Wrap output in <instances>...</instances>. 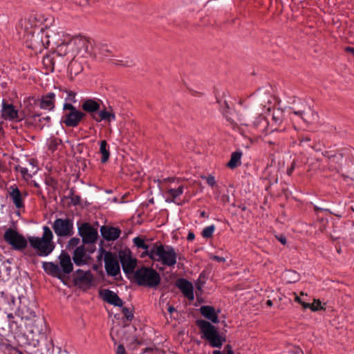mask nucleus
<instances>
[{"label": "nucleus", "mask_w": 354, "mask_h": 354, "mask_svg": "<svg viewBox=\"0 0 354 354\" xmlns=\"http://www.w3.org/2000/svg\"><path fill=\"white\" fill-rule=\"evenodd\" d=\"M21 28L24 30V39L28 48L36 51H41L44 48H47V45L45 44L44 28L38 31L30 24L29 19H24L21 24Z\"/></svg>", "instance_id": "nucleus-1"}, {"label": "nucleus", "mask_w": 354, "mask_h": 354, "mask_svg": "<svg viewBox=\"0 0 354 354\" xmlns=\"http://www.w3.org/2000/svg\"><path fill=\"white\" fill-rule=\"evenodd\" d=\"M53 234L48 226L43 227L41 237L30 236L28 237V243L39 257L49 255L55 249V243L53 241Z\"/></svg>", "instance_id": "nucleus-2"}, {"label": "nucleus", "mask_w": 354, "mask_h": 354, "mask_svg": "<svg viewBox=\"0 0 354 354\" xmlns=\"http://www.w3.org/2000/svg\"><path fill=\"white\" fill-rule=\"evenodd\" d=\"M59 260L61 268L53 262H44L42 267L47 274L64 281L65 274L73 271V266L70 255L64 251L59 254Z\"/></svg>", "instance_id": "nucleus-3"}, {"label": "nucleus", "mask_w": 354, "mask_h": 354, "mask_svg": "<svg viewBox=\"0 0 354 354\" xmlns=\"http://www.w3.org/2000/svg\"><path fill=\"white\" fill-rule=\"evenodd\" d=\"M147 256L153 261H160L164 266L171 267L176 263V252L174 248L160 245H153L150 251H147Z\"/></svg>", "instance_id": "nucleus-4"}, {"label": "nucleus", "mask_w": 354, "mask_h": 354, "mask_svg": "<svg viewBox=\"0 0 354 354\" xmlns=\"http://www.w3.org/2000/svg\"><path fill=\"white\" fill-rule=\"evenodd\" d=\"M133 279L139 286L151 288L158 287L161 280L160 276L156 270L145 266L134 272Z\"/></svg>", "instance_id": "nucleus-5"}, {"label": "nucleus", "mask_w": 354, "mask_h": 354, "mask_svg": "<svg viewBox=\"0 0 354 354\" xmlns=\"http://www.w3.org/2000/svg\"><path fill=\"white\" fill-rule=\"evenodd\" d=\"M26 328L34 346L39 345L40 340L46 337V324L42 317L34 315L33 319H27Z\"/></svg>", "instance_id": "nucleus-6"}, {"label": "nucleus", "mask_w": 354, "mask_h": 354, "mask_svg": "<svg viewBox=\"0 0 354 354\" xmlns=\"http://www.w3.org/2000/svg\"><path fill=\"white\" fill-rule=\"evenodd\" d=\"M196 324L203 334L202 337L207 339L212 347L221 348L222 346L225 339L220 335L214 325L204 319H198Z\"/></svg>", "instance_id": "nucleus-7"}, {"label": "nucleus", "mask_w": 354, "mask_h": 354, "mask_svg": "<svg viewBox=\"0 0 354 354\" xmlns=\"http://www.w3.org/2000/svg\"><path fill=\"white\" fill-rule=\"evenodd\" d=\"M4 241L15 250L27 255L26 249L28 247V240L17 230L9 227L6 229L3 234Z\"/></svg>", "instance_id": "nucleus-8"}, {"label": "nucleus", "mask_w": 354, "mask_h": 354, "mask_svg": "<svg viewBox=\"0 0 354 354\" xmlns=\"http://www.w3.org/2000/svg\"><path fill=\"white\" fill-rule=\"evenodd\" d=\"M37 100L35 97H28L27 100L24 101V104H26V114L29 117L28 122L35 126V128L41 130L45 126H48L50 121V116H41V114H34L32 110V107L37 104Z\"/></svg>", "instance_id": "nucleus-9"}, {"label": "nucleus", "mask_w": 354, "mask_h": 354, "mask_svg": "<svg viewBox=\"0 0 354 354\" xmlns=\"http://www.w3.org/2000/svg\"><path fill=\"white\" fill-rule=\"evenodd\" d=\"M239 122L248 127V131L251 135L257 138L266 136L270 123L264 116L259 115L250 123H247L243 118H240Z\"/></svg>", "instance_id": "nucleus-10"}, {"label": "nucleus", "mask_w": 354, "mask_h": 354, "mask_svg": "<svg viewBox=\"0 0 354 354\" xmlns=\"http://www.w3.org/2000/svg\"><path fill=\"white\" fill-rule=\"evenodd\" d=\"M45 35V44L48 48L50 45L55 47L57 44H60L61 42L67 41V38L70 37L62 31L60 28L57 26L53 25L50 27H46L44 28Z\"/></svg>", "instance_id": "nucleus-11"}, {"label": "nucleus", "mask_w": 354, "mask_h": 354, "mask_svg": "<svg viewBox=\"0 0 354 354\" xmlns=\"http://www.w3.org/2000/svg\"><path fill=\"white\" fill-rule=\"evenodd\" d=\"M69 44L73 47L74 53L80 54L82 56L92 53L93 50L92 40L81 35L72 37Z\"/></svg>", "instance_id": "nucleus-12"}, {"label": "nucleus", "mask_w": 354, "mask_h": 354, "mask_svg": "<svg viewBox=\"0 0 354 354\" xmlns=\"http://www.w3.org/2000/svg\"><path fill=\"white\" fill-rule=\"evenodd\" d=\"M53 230L58 237L68 238L74 234L73 221L71 218H56L52 225Z\"/></svg>", "instance_id": "nucleus-13"}, {"label": "nucleus", "mask_w": 354, "mask_h": 354, "mask_svg": "<svg viewBox=\"0 0 354 354\" xmlns=\"http://www.w3.org/2000/svg\"><path fill=\"white\" fill-rule=\"evenodd\" d=\"M78 234L81 236L84 245L95 243L98 238L97 228L89 223H83L78 226Z\"/></svg>", "instance_id": "nucleus-14"}, {"label": "nucleus", "mask_w": 354, "mask_h": 354, "mask_svg": "<svg viewBox=\"0 0 354 354\" xmlns=\"http://www.w3.org/2000/svg\"><path fill=\"white\" fill-rule=\"evenodd\" d=\"M119 259L121 263L123 271L127 274L134 273L137 261L131 256L130 250H121L119 252Z\"/></svg>", "instance_id": "nucleus-15"}, {"label": "nucleus", "mask_w": 354, "mask_h": 354, "mask_svg": "<svg viewBox=\"0 0 354 354\" xmlns=\"http://www.w3.org/2000/svg\"><path fill=\"white\" fill-rule=\"evenodd\" d=\"M104 267L107 274L115 277L120 273V266L116 256L111 252H106L104 254Z\"/></svg>", "instance_id": "nucleus-16"}, {"label": "nucleus", "mask_w": 354, "mask_h": 354, "mask_svg": "<svg viewBox=\"0 0 354 354\" xmlns=\"http://www.w3.org/2000/svg\"><path fill=\"white\" fill-rule=\"evenodd\" d=\"M292 110V113L299 117L304 122L308 124H312L316 122L318 119L317 113L313 110L310 106L306 104L303 109L301 110Z\"/></svg>", "instance_id": "nucleus-17"}, {"label": "nucleus", "mask_w": 354, "mask_h": 354, "mask_svg": "<svg viewBox=\"0 0 354 354\" xmlns=\"http://www.w3.org/2000/svg\"><path fill=\"white\" fill-rule=\"evenodd\" d=\"M71 40V37H68L67 38V41H64V42H61L60 44H57L56 46H55L56 48L53 53L57 57V59L60 57H67L68 59L69 57L73 56V48L69 44Z\"/></svg>", "instance_id": "nucleus-18"}, {"label": "nucleus", "mask_w": 354, "mask_h": 354, "mask_svg": "<svg viewBox=\"0 0 354 354\" xmlns=\"http://www.w3.org/2000/svg\"><path fill=\"white\" fill-rule=\"evenodd\" d=\"M86 114L80 111L66 113L63 117V122L66 127H75L78 126Z\"/></svg>", "instance_id": "nucleus-19"}, {"label": "nucleus", "mask_w": 354, "mask_h": 354, "mask_svg": "<svg viewBox=\"0 0 354 354\" xmlns=\"http://www.w3.org/2000/svg\"><path fill=\"white\" fill-rule=\"evenodd\" d=\"M77 277L75 278L76 285L89 288L93 281V274L90 271L84 272L79 269L76 271Z\"/></svg>", "instance_id": "nucleus-20"}, {"label": "nucleus", "mask_w": 354, "mask_h": 354, "mask_svg": "<svg viewBox=\"0 0 354 354\" xmlns=\"http://www.w3.org/2000/svg\"><path fill=\"white\" fill-rule=\"evenodd\" d=\"M100 296L102 299L109 304L115 306L122 307L123 305L122 300L118 296V295L108 289L101 290L100 292Z\"/></svg>", "instance_id": "nucleus-21"}, {"label": "nucleus", "mask_w": 354, "mask_h": 354, "mask_svg": "<svg viewBox=\"0 0 354 354\" xmlns=\"http://www.w3.org/2000/svg\"><path fill=\"white\" fill-rule=\"evenodd\" d=\"M176 286L182 291L183 294L189 300L192 301L194 299L193 285L191 282L185 279H179L176 281Z\"/></svg>", "instance_id": "nucleus-22"}, {"label": "nucleus", "mask_w": 354, "mask_h": 354, "mask_svg": "<svg viewBox=\"0 0 354 354\" xmlns=\"http://www.w3.org/2000/svg\"><path fill=\"white\" fill-rule=\"evenodd\" d=\"M1 116L5 120H22V118L19 116L17 110L15 109V107L12 104H8L4 102L3 103Z\"/></svg>", "instance_id": "nucleus-23"}, {"label": "nucleus", "mask_w": 354, "mask_h": 354, "mask_svg": "<svg viewBox=\"0 0 354 354\" xmlns=\"http://www.w3.org/2000/svg\"><path fill=\"white\" fill-rule=\"evenodd\" d=\"M323 155L327 157L330 160V167L332 168V169H335L337 172H339L342 169L341 162L343 160V154L341 153H332L330 151H325V153H323Z\"/></svg>", "instance_id": "nucleus-24"}, {"label": "nucleus", "mask_w": 354, "mask_h": 354, "mask_svg": "<svg viewBox=\"0 0 354 354\" xmlns=\"http://www.w3.org/2000/svg\"><path fill=\"white\" fill-rule=\"evenodd\" d=\"M102 236L106 241H115L121 234V230L118 227L102 226L100 228Z\"/></svg>", "instance_id": "nucleus-25"}, {"label": "nucleus", "mask_w": 354, "mask_h": 354, "mask_svg": "<svg viewBox=\"0 0 354 354\" xmlns=\"http://www.w3.org/2000/svg\"><path fill=\"white\" fill-rule=\"evenodd\" d=\"M73 260L75 264L78 266L87 263L86 253L84 245L75 248L73 252Z\"/></svg>", "instance_id": "nucleus-26"}, {"label": "nucleus", "mask_w": 354, "mask_h": 354, "mask_svg": "<svg viewBox=\"0 0 354 354\" xmlns=\"http://www.w3.org/2000/svg\"><path fill=\"white\" fill-rule=\"evenodd\" d=\"M284 120V111L281 109H274L272 115V120L270 122L271 126L274 127L271 131L278 130L282 124Z\"/></svg>", "instance_id": "nucleus-27"}, {"label": "nucleus", "mask_w": 354, "mask_h": 354, "mask_svg": "<svg viewBox=\"0 0 354 354\" xmlns=\"http://www.w3.org/2000/svg\"><path fill=\"white\" fill-rule=\"evenodd\" d=\"M83 68L82 62L78 59L73 57L68 66V71L71 79H73V77L80 74Z\"/></svg>", "instance_id": "nucleus-28"}, {"label": "nucleus", "mask_w": 354, "mask_h": 354, "mask_svg": "<svg viewBox=\"0 0 354 354\" xmlns=\"http://www.w3.org/2000/svg\"><path fill=\"white\" fill-rule=\"evenodd\" d=\"M201 315L214 324L218 323V314L214 307L211 306H202L200 308Z\"/></svg>", "instance_id": "nucleus-29"}, {"label": "nucleus", "mask_w": 354, "mask_h": 354, "mask_svg": "<svg viewBox=\"0 0 354 354\" xmlns=\"http://www.w3.org/2000/svg\"><path fill=\"white\" fill-rule=\"evenodd\" d=\"M55 95L53 93H48L43 95L39 101V106L41 109L53 110L55 107Z\"/></svg>", "instance_id": "nucleus-30"}, {"label": "nucleus", "mask_w": 354, "mask_h": 354, "mask_svg": "<svg viewBox=\"0 0 354 354\" xmlns=\"http://www.w3.org/2000/svg\"><path fill=\"white\" fill-rule=\"evenodd\" d=\"M92 118L96 122H99L102 120H106L111 122L115 119V115L113 113L103 109L99 111V113L92 115Z\"/></svg>", "instance_id": "nucleus-31"}, {"label": "nucleus", "mask_w": 354, "mask_h": 354, "mask_svg": "<svg viewBox=\"0 0 354 354\" xmlns=\"http://www.w3.org/2000/svg\"><path fill=\"white\" fill-rule=\"evenodd\" d=\"M57 57L54 53L47 55L43 57L42 64L46 68V73L53 72L55 69V64L57 60Z\"/></svg>", "instance_id": "nucleus-32"}, {"label": "nucleus", "mask_w": 354, "mask_h": 354, "mask_svg": "<svg viewBox=\"0 0 354 354\" xmlns=\"http://www.w3.org/2000/svg\"><path fill=\"white\" fill-rule=\"evenodd\" d=\"M82 107L84 111L91 113L92 115L97 113L96 112L100 109V104L96 101L89 99L82 104Z\"/></svg>", "instance_id": "nucleus-33"}, {"label": "nucleus", "mask_w": 354, "mask_h": 354, "mask_svg": "<svg viewBox=\"0 0 354 354\" xmlns=\"http://www.w3.org/2000/svg\"><path fill=\"white\" fill-rule=\"evenodd\" d=\"M12 191L10 193V196L12 200L13 203L17 208H21L24 206L21 194L17 187H11Z\"/></svg>", "instance_id": "nucleus-34"}, {"label": "nucleus", "mask_w": 354, "mask_h": 354, "mask_svg": "<svg viewBox=\"0 0 354 354\" xmlns=\"http://www.w3.org/2000/svg\"><path fill=\"white\" fill-rule=\"evenodd\" d=\"M11 267L10 263L5 261L3 266L0 268V281H7L10 278Z\"/></svg>", "instance_id": "nucleus-35"}, {"label": "nucleus", "mask_w": 354, "mask_h": 354, "mask_svg": "<svg viewBox=\"0 0 354 354\" xmlns=\"http://www.w3.org/2000/svg\"><path fill=\"white\" fill-rule=\"evenodd\" d=\"M100 153L102 154L101 162H106L109 159L110 152L108 149V144L105 140L100 142Z\"/></svg>", "instance_id": "nucleus-36"}, {"label": "nucleus", "mask_w": 354, "mask_h": 354, "mask_svg": "<svg viewBox=\"0 0 354 354\" xmlns=\"http://www.w3.org/2000/svg\"><path fill=\"white\" fill-rule=\"evenodd\" d=\"M242 156L241 151H234L231 155V158L228 163L227 167L230 169H234L241 165V158Z\"/></svg>", "instance_id": "nucleus-37"}, {"label": "nucleus", "mask_w": 354, "mask_h": 354, "mask_svg": "<svg viewBox=\"0 0 354 354\" xmlns=\"http://www.w3.org/2000/svg\"><path fill=\"white\" fill-rule=\"evenodd\" d=\"M183 191H184L183 185L179 186L177 189H172V188L169 189L167 191V194L168 195H169L171 198H167L166 201L175 203L176 198L177 197H178L179 196H180L183 193Z\"/></svg>", "instance_id": "nucleus-38"}, {"label": "nucleus", "mask_w": 354, "mask_h": 354, "mask_svg": "<svg viewBox=\"0 0 354 354\" xmlns=\"http://www.w3.org/2000/svg\"><path fill=\"white\" fill-rule=\"evenodd\" d=\"M304 308H310L312 311L315 312L319 310H325V308L322 306V303L319 299H314L312 304L306 303L303 304Z\"/></svg>", "instance_id": "nucleus-39"}, {"label": "nucleus", "mask_w": 354, "mask_h": 354, "mask_svg": "<svg viewBox=\"0 0 354 354\" xmlns=\"http://www.w3.org/2000/svg\"><path fill=\"white\" fill-rule=\"evenodd\" d=\"M133 243L138 248L145 250V251L143 252V254L147 255V251H150L149 250V246L147 245L144 240L138 236L135 237L133 239Z\"/></svg>", "instance_id": "nucleus-40"}, {"label": "nucleus", "mask_w": 354, "mask_h": 354, "mask_svg": "<svg viewBox=\"0 0 354 354\" xmlns=\"http://www.w3.org/2000/svg\"><path fill=\"white\" fill-rule=\"evenodd\" d=\"M61 143V140L56 138H50L48 140V149L53 152L57 149L58 145H59Z\"/></svg>", "instance_id": "nucleus-41"}, {"label": "nucleus", "mask_w": 354, "mask_h": 354, "mask_svg": "<svg viewBox=\"0 0 354 354\" xmlns=\"http://www.w3.org/2000/svg\"><path fill=\"white\" fill-rule=\"evenodd\" d=\"M95 49L97 50L99 54L105 57L109 56L111 53V50L106 44H99L96 46Z\"/></svg>", "instance_id": "nucleus-42"}, {"label": "nucleus", "mask_w": 354, "mask_h": 354, "mask_svg": "<svg viewBox=\"0 0 354 354\" xmlns=\"http://www.w3.org/2000/svg\"><path fill=\"white\" fill-rule=\"evenodd\" d=\"M215 227L214 225L206 227L205 228L203 229L202 232V236H203V238H210L212 236Z\"/></svg>", "instance_id": "nucleus-43"}, {"label": "nucleus", "mask_w": 354, "mask_h": 354, "mask_svg": "<svg viewBox=\"0 0 354 354\" xmlns=\"http://www.w3.org/2000/svg\"><path fill=\"white\" fill-rule=\"evenodd\" d=\"M122 313L124 315V318L126 319L127 321L130 322L133 319V311L131 310H130L129 308H128L127 307L122 308Z\"/></svg>", "instance_id": "nucleus-44"}, {"label": "nucleus", "mask_w": 354, "mask_h": 354, "mask_svg": "<svg viewBox=\"0 0 354 354\" xmlns=\"http://www.w3.org/2000/svg\"><path fill=\"white\" fill-rule=\"evenodd\" d=\"M5 354H23V353L15 347L7 346L5 348Z\"/></svg>", "instance_id": "nucleus-45"}, {"label": "nucleus", "mask_w": 354, "mask_h": 354, "mask_svg": "<svg viewBox=\"0 0 354 354\" xmlns=\"http://www.w3.org/2000/svg\"><path fill=\"white\" fill-rule=\"evenodd\" d=\"M225 107L223 110V114L226 118V119L230 121L231 123L233 122V120H232L230 115V106L227 102H224Z\"/></svg>", "instance_id": "nucleus-46"}, {"label": "nucleus", "mask_w": 354, "mask_h": 354, "mask_svg": "<svg viewBox=\"0 0 354 354\" xmlns=\"http://www.w3.org/2000/svg\"><path fill=\"white\" fill-rule=\"evenodd\" d=\"M0 293L2 297H5L6 302L8 304H15V299L13 296L8 295L7 292H6L4 291L0 292Z\"/></svg>", "instance_id": "nucleus-47"}, {"label": "nucleus", "mask_w": 354, "mask_h": 354, "mask_svg": "<svg viewBox=\"0 0 354 354\" xmlns=\"http://www.w3.org/2000/svg\"><path fill=\"white\" fill-rule=\"evenodd\" d=\"M80 240L79 238L77 237H73L71 238L69 241L68 242L67 247L68 248H73L75 247H77V245L80 243Z\"/></svg>", "instance_id": "nucleus-48"}, {"label": "nucleus", "mask_w": 354, "mask_h": 354, "mask_svg": "<svg viewBox=\"0 0 354 354\" xmlns=\"http://www.w3.org/2000/svg\"><path fill=\"white\" fill-rule=\"evenodd\" d=\"M17 169L21 173L24 178L28 179L31 178V175L28 174L27 168L19 167H17Z\"/></svg>", "instance_id": "nucleus-49"}, {"label": "nucleus", "mask_w": 354, "mask_h": 354, "mask_svg": "<svg viewBox=\"0 0 354 354\" xmlns=\"http://www.w3.org/2000/svg\"><path fill=\"white\" fill-rule=\"evenodd\" d=\"M64 110H68L69 112H75L78 111L73 104L66 103L64 104Z\"/></svg>", "instance_id": "nucleus-50"}, {"label": "nucleus", "mask_w": 354, "mask_h": 354, "mask_svg": "<svg viewBox=\"0 0 354 354\" xmlns=\"http://www.w3.org/2000/svg\"><path fill=\"white\" fill-rule=\"evenodd\" d=\"M207 183L212 187H214L216 185V180L213 176L209 175L205 178Z\"/></svg>", "instance_id": "nucleus-51"}, {"label": "nucleus", "mask_w": 354, "mask_h": 354, "mask_svg": "<svg viewBox=\"0 0 354 354\" xmlns=\"http://www.w3.org/2000/svg\"><path fill=\"white\" fill-rule=\"evenodd\" d=\"M209 258H210V259H212V260H214V261H216L218 262L224 263L226 261L224 257H218V256L214 255V254L209 255Z\"/></svg>", "instance_id": "nucleus-52"}, {"label": "nucleus", "mask_w": 354, "mask_h": 354, "mask_svg": "<svg viewBox=\"0 0 354 354\" xmlns=\"http://www.w3.org/2000/svg\"><path fill=\"white\" fill-rule=\"evenodd\" d=\"M116 354H127L125 348L122 344H120L118 346Z\"/></svg>", "instance_id": "nucleus-53"}, {"label": "nucleus", "mask_w": 354, "mask_h": 354, "mask_svg": "<svg viewBox=\"0 0 354 354\" xmlns=\"http://www.w3.org/2000/svg\"><path fill=\"white\" fill-rule=\"evenodd\" d=\"M264 141L269 145H279V140H271L269 138H265Z\"/></svg>", "instance_id": "nucleus-54"}, {"label": "nucleus", "mask_w": 354, "mask_h": 354, "mask_svg": "<svg viewBox=\"0 0 354 354\" xmlns=\"http://www.w3.org/2000/svg\"><path fill=\"white\" fill-rule=\"evenodd\" d=\"M295 168V162L293 161L292 165H291V166H290V167L288 168V170H287L288 175H289V176L291 175L292 171H294Z\"/></svg>", "instance_id": "nucleus-55"}, {"label": "nucleus", "mask_w": 354, "mask_h": 354, "mask_svg": "<svg viewBox=\"0 0 354 354\" xmlns=\"http://www.w3.org/2000/svg\"><path fill=\"white\" fill-rule=\"evenodd\" d=\"M295 295V301L296 302H298L299 304H300L302 306H303V304H306L307 302H305V301H303L301 298L295 292L294 293Z\"/></svg>", "instance_id": "nucleus-56"}, {"label": "nucleus", "mask_w": 354, "mask_h": 354, "mask_svg": "<svg viewBox=\"0 0 354 354\" xmlns=\"http://www.w3.org/2000/svg\"><path fill=\"white\" fill-rule=\"evenodd\" d=\"M277 239L283 245H286V238L284 236L281 235V236L277 237Z\"/></svg>", "instance_id": "nucleus-57"}, {"label": "nucleus", "mask_w": 354, "mask_h": 354, "mask_svg": "<svg viewBox=\"0 0 354 354\" xmlns=\"http://www.w3.org/2000/svg\"><path fill=\"white\" fill-rule=\"evenodd\" d=\"M89 0H75V2L80 6H84L88 3Z\"/></svg>", "instance_id": "nucleus-58"}, {"label": "nucleus", "mask_w": 354, "mask_h": 354, "mask_svg": "<svg viewBox=\"0 0 354 354\" xmlns=\"http://www.w3.org/2000/svg\"><path fill=\"white\" fill-rule=\"evenodd\" d=\"M345 51L351 53L354 56V48L347 46L345 48Z\"/></svg>", "instance_id": "nucleus-59"}, {"label": "nucleus", "mask_w": 354, "mask_h": 354, "mask_svg": "<svg viewBox=\"0 0 354 354\" xmlns=\"http://www.w3.org/2000/svg\"><path fill=\"white\" fill-rule=\"evenodd\" d=\"M194 234L193 232H189L188 235H187V240L188 241H192L194 239Z\"/></svg>", "instance_id": "nucleus-60"}, {"label": "nucleus", "mask_w": 354, "mask_h": 354, "mask_svg": "<svg viewBox=\"0 0 354 354\" xmlns=\"http://www.w3.org/2000/svg\"><path fill=\"white\" fill-rule=\"evenodd\" d=\"M167 310H168V312H169V313H174V311H176V308H175L174 306H169V307H168Z\"/></svg>", "instance_id": "nucleus-61"}, {"label": "nucleus", "mask_w": 354, "mask_h": 354, "mask_svg": "<svg viewBox=\"0 0 354 354\" xmlns=\"http://www.w3.org/2000/svg\"><path fill=\"white\" fill-rule=\"evenodd\" d=\"M75 94L73 92L70 91V92L68 93V97H69L70 99H73V98H75Z\"/></svg>", "instance_id": "nucleus-62"}, {"label": "nucleus", "mask_w": 354, "mask_h": 354, "mask_svg": "<svg viewBox=\"0 0 354 354\" xmlns=\"http://www.w3.org/2000/svg\"><path fill=\"white\" fill-rule=\"evenodd\" d=\"M227 348H228L227 354H234V352L232 351L231 347L229 345L227 346Z\"/></svg>", "instance_id": "nucleus-63"}, {"label": "nucleus", "mask_w": 354, "mask_h": 354, "mask_svg": "<svg viewBox=\"0 0 354 354\" xmlns=\"http://www.w3.org/2000/svg\"><path fill=\"white\" fill-rule=\"evenodd\" d=\"M310 141V138H308V137H306V138H303L302 139H301L300 142H308Z\"/></svg>", "instance_id": "nucleus-64"}]
</instances>
